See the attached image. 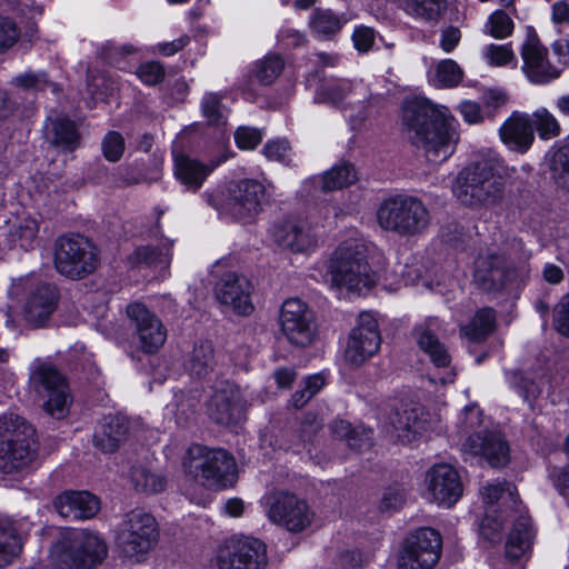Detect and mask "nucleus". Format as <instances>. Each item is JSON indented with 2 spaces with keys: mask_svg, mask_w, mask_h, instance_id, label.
<instances>
[{
  "mask_svg": "<svg viewBox=\"0 0 569 569\" xmlns=\"http://www.w3.org/2000/svg\"><path fill=\"white\" fill-rule=\"evenodd\" d=\"M499 134L509 150L526 152L533 141L530 117L526 113H512L500 127Z\"/></svg>",
  "mask_w": 569,
  "mask_h": 569,
  "instance_id": "31",
  "label": "nucleus"
},
{
  "mask_svg": "<svg viewBox=\"0 0 569 569\" xmlns=\"http://www.w3.org/2000/svg\"><path fill=\"white\" fill-rule=\"evenodd\" d=\"M158 539L156 519L143 511L129 512L119 530L118 543L122 553L136 561L149 552Z\"/></svg>",
  "mask_w": 569,
  "mask_h": 569,
  "instance_id": "13",
  "label": "nucleus"
},
{
  "mask_svg": "<svg viewBox=\"0 0 569 569\" xmlns=\"http://www.w3.org/2000/svg\"><path fill=\"white\" fill-rule=\"evenodd\" d=\"M482 425L481 411L476 407L471 406L465 409L463 411V432L468 433L475 431Z\"/></svg>",
  "mask_w": 569,
  "mask_h": 569,
  "instance_id": "62",
  "label": "nucleus"
},
{
  "mask_svg": "<svg viewBox=\"0 0 569 569\" xmlns=\"http://www.w3.org/2000/svg\"><path fill=\"white\" fill-rule=\"evenodd\" d=\"M273 240L292 252L308 253L318 246L319 237L307 222L282 221L271 230Z\"/></svg>",
  "mask_w": 569,
  "mask_h": 569,
  "instance_id": "25",
  "label": "nucleus"
},
{
  "mask_svg": "<svg viewBox=\"0 0 569 569\" xmlns=\"http://www.w3.org/2000/svg\"><path fill=\"white\" fill-rule=\"evenodd\" d=\"M214 295L217 300L230 308L234 313L248 316L252 312L251 283L244 277L236 272H227L216 283Z\"/></svg>",
  "mask_w": 569,
  "mask_h": 569,
  "instance_id": "23",
  "label": "nucleus"
},
{
  "mask_svg": "<svg viewBox=\"0 0 569 569\" xmlns=\"http://www.w3.org/2000/svg\"><path fill=\"white\" fill-rule=\"evenodd\" d=\"M405 500L403 491L398 488H389L381 500V508L383 510H395L399 508Z\"/></svg>",
  "mask_w": 569,
  "mask_h": 569,
  "instance_id": "63",
  "label": "nucleus"
},
{
  "mask_svg": "<svg viewBox=\"0 0 569 569\" xmlns=\"http://www.w3.org/2000/svg\"><path fill=\"white\" fill-rule=\"evenodd\" d=\"M332 431L341 438H346L348 445L356 449H362L370 445L371 431L366 428H352L348 421L333 422Z\"/></svg>",
  "mask_w": 569,
  "mask_h": 569,
  "instance_id": "43",
  "label": "nucleus"
},
{
  "mask_svg": "<svg viewBox=\"0 0 569 569\" xmlns=\"http://www.w3.org/2000/svg\"><path fill=\"white\" fill-rule=\"evenodd\" d=\"M214 561L219 569H261L267 565L266 546L254 538L232 537L218 546Z\"/></svg>",
  "mask_w": 569,
  "mask_h": 569,
  "instance_id": "16",
  "label": "nucleus"
},
{
  "mask_svg": "<svg viewBox=\"0 0 569 569\" xmlns=\"http://www.w3.org/2000/svg\"><path fill=\"white\" fill-rule=\"evenodd\" d=\"M496 316L490 308L478 310L470 323L462 326L460 331L471 341H481L495 329Z\"/></svg>",
  "mask_w": 569,
  "mask_h": 569,
  "instance_id": "39",
  "label": "nucleus"
},
{
  "mask_svg": "<svg viewBox=\"0 0 569 569\" xmlns=\"http://www.w3.org/2000/svg\"><path fill=\"white\" fill-rule=\"evenodd\" d=\"M480 496L483 505L479 521L480 537L489 542L500 541L507 518H512V529L505 547L506 558L511 562L527 561L531 556L536 531L521 508L507 510V505L516 501L511 487L488 482L480 489Z\"/></svg>",
  "mask_w": 569,
  "mask_h": 569,
  "instance_id": "2",
  "label": "nucleus"
},
{
  "mask_svg": "<svg viewBox=\"0 0 569 569\" xmlns=\"http://www.w3.org/2000/svg\"><path fill=\"white\" fill-rule=\"evenodd\" d=\"M481 58L488 66L495 68L509 67L513 69L518 64L517 56L510 43L487 44L481 50Z\"/></svg>",
  "mask_w": 569,
  "mask_h": 569,
  "instance_id": "41",
  "label": "nucleus"
},
{
  "mask_svg": "<svg viewBox=\"0 0 569 569\" xmlns=\"http://www.w3.org/2000/svg\"><path fill=\"white\" fill-rule=\"evenodd\" d=\"M376 219L386 231L400 236H416L428 228L430 213L421 200L409 196H397L379 204Z\"/></svg>",
  "mask_w": 569,
  "mask_h": 569,
  "instance_id": "7",
  "label": "nucleus"
},
{
  "mask_svg": "<svg viewBox=\"0 0 569 569\" xmlns=\"http://www.w3.org/2000/svg\"><path fill=\"white\" fill-rule=\"evenodd\" d=\"M463 77L459 64L451 59L437 62L428 71V80L436 88H452L458 86Z\"/></svg>",
  "mask_w": 569,
  "mask_h": 569,
  "instance_id": "36",
  "label": "nucleus"
},
{
  "mask_svg": "<svg viewBox=\"0 0 569 569\" xmlns=\"http://www.w3.org/2000/svg\"><path fill=\"white\" fill-rule=\"evenodd\" d=\"M433 422L429 412L415 401L403 402L396 411L393 430L397 441L402 445H415L432 429Z\"/></svg>",
  "mask_w": 569,
  "mask_h": 569,
  "instance_id": "21",
  "label": "nucleus"
},
{
  "mask_svg": "<svg viewBox=\"0 0 569 569\" xmlns=\"http://www.w3.org/2000/svg\"><path fill=\"white\" fill-rule=\"evenodd\" d=\"M283 60L278 54H268L256 63V78L264 86L271 84L283 70Z\"/></svg>",
  "mask_w": 569,
  "mask_h": 569,
  "instance_id": "44",
  "label": "nucleus"
},
{
  "mask_svg": "<svg viewBox=\"0 0 569 569\" xmlns=\"http://www.w3.org/2000/svg\"><path fill=\"white\" fill-rule=\"evenodd\" d=\"M230 156L226 153L218 161L204 164L197 159L177 153L173 157L174 177L187 190L197 191L202 187L203 182L213 169L224 162Z\"/></svg>",
  "mask_w": 569,
  "mask_h": 569,
  "instance_id": "27",
  "label": "nucleus"
},
{
  "mask_svg": "<svg viewBox=\"0 0 569 569\" xmlns=\"http://www.w3.org/2000/svg\"><path fill=\"white\" fill-rule=\"evenodd\" d=\"M54 508L61 517L81 520L94 517L100 502L87 491H66L57 497Z\"/></svg>",
  "mask_w": 569,
  "mask_h": 569,
  "instance_id": "29",
  "label": "nucleus"
},
{
  "mask_svg": "<svg viewBox=\"0 0 569 569\" xmlns=\"http://www.w3.org/2000/svg\"><path fill=\"white\" fill-rule=\"evenodd\" d=\"M348 19L331 10L316 9L310 18L309 27L319 38H328L336 34Z\"/></svg>",
  "mask_w": 569,
  "mask_h": 569,
  "instance_id": "37",
  "label": "nucleus"
},
{
  "mask_svg": "<svg viewBox=\"0 0 569 569\" xmlns=\"http://www.w3.org/2000/svg\"><path fill=\"white\" fill-rule=\"evenodd\" d=\"M130 480L137 490L143 492H158L164 488L163 477L149 463L133 466Z\"/></svg>",
  "mask_w": 569,
  "mask_h": 569,
  "instance_id": "38",
  "label": "nucleus"
},
{
  "mask_svg": "<svg viewBox=\"0 0 569 569\" xmlns=\"http://www.w3.org/2000/svg\"><path fill=\"white\" fill-rule=\"evenodd\" d=\"M127 316L134 326L143 351L154 352L164 343L167 333L161 321L143 303H130Z\"/></svg>",
  "mask_w": 569,
  "mask_h": 569,
  "instance_id": "24",
  "label": "nucleus"
},
{
  "mask_svg": "<svg viewBox=\"0 0 569 569\" xmlns=\"http://www.w3.org/2000/svg\"><path fill=\"white\" fill-rule=\"evenodd\" d=\"M243 410L240 390L233 386L216 391L209 405L210 418L223 426L238 423Z\"/></svg>",
  "mask_w": 569,
  "mask_h": 569,
  "instance_id": "28",
  "label": "nucleus"
},
{
  "mask_svg": "<svg viewBox=\"0 0 569 569\" xmlns=\"http://www.w3.org/2000/svg\"><path fill=\"white\" fill-rule=\"evenodd\" d=\"M201 110L203 117L212 124L221 123L227 116V110L221 104L220 98L212 92H208L203 96Z\"/></svg>",
  "mask_w": 569,
  "mask_h": 569,
  "instance_id": "50",
  "label": "nucleus"
},
{
  "mask_svg": "<svg viewBox=\"0 0 569 569\" xmlns=\"http://www.w3.org/2000/svg\"><path fill=\"white\" fill-rule=\"evenodd\" d=\"M97 262V248L84 237H62L56 243L54 264L61 274L82 277L91 273Z\"/></svg>",
  "mask_w": 569,
  "mask_h": 569,
  "instance_id": "14",
  "label": "nucleus"
},
{
  "mask_svg": "<svg viewBox=\"0 0 569 569\" xmlns=\"http://www.w3.org/2000/svg\"><path fill=\"white\" fill-rule=\"evenodd\" d=\"M512 272L499 256H480L476 260L475 282L485 291H498L510 280Z\"/></svg>",
  "mask_w": 569,
  "mask_h": 569,
  "instance_id": "30",
  "label": "nucleus"
},
{
  "mask_svg": "<svg viewBox=\"0 0 569 569\" xmlns=\"http://www.w3.org/2000/svg\"><path fill=\"white\" fill-rule=\"evenodd\" d=\"M268 519L290 532H301L313 519L308 503L293 493L286 491L272 492L263 497Z\"/></svg>",
  "mask_w": 569,
  "mask_h": 569,
  "instance_id": "15",
  "label": "nucleus"
},
{
  "mask_svg": "<svg viewBox=\"0 0 569 569\" xmlns=\"http://www.w3.org/2000/svg\"><path fill=\"white\" fill-rule=\"evenodd\" d=\"M416 340L419 348L429 356L437 368H447L450 363V356L431 331L430 327L420 325L416 328Z\"/></svg>",
  "mask_w": 569,
  "mask_h": 569,
  "instance_id": "34",
  "label": "nucleus"
},
{
  "mask_svg": "<svg viewBox=\"0 0 569 569\" xmlns=\"http://www.w3.org/2000/svg\"><path fill=\"white\" fill-rule=\"evenodd\" d=\"M263 154L268 160L277 161L286 166L293 163L295 153L284 139L268 141L263 147Z\"/></svg>",
  "mask_w": 569,
  "mask_h": 569,
  "instance_id": "49",
  "label": "nucleus"
},
{
  "mask_svg": "<svg viewBox=\"0 0 569 569\" xmlns=\"http://www.w3.org/2000/svg\"><path fill=\"white\" fill-rule=\"evenodd\" d=\"M53 133L52 142L62 150L71 151L79 144V134L74 124L64 118H59L51 122Z\"/></svg>",
  "mask_w": 569,
  "mask_h": 569,
  "instance_id": "42",
  "label": "nucleus"
},
{
  "mask_svg": "<svg viewBox=\"0 0 569 569\" xmlns=\"http://www.w3.org/2000/svg\"><path fill=\"white\" fill-rule=\"evenodd\" d=\"M315 99L335 106L343 103L346 117L353 130L360 129L381 104V98L373 96L365 83L349 80L327 81L316 92Z\"/></svg>",
  "mask_w": 569,
  "mask_h": 569,
  "instance_id": "5",
  "label": "nucleus"
},
{
  "mask_svg": "<svg viewBox=\"0 0 569 569\" xmlns=\"http://www.w3.org/2000/svg\"><path fill=\"white\" fill-rule=\"evenodd\" d=\"M550 169L556 182L569 190V144L561 147L552 154Z\"/></svg>",
  "mask_w": 569,
  "mask_h": 569,
  "instance_id": "46",
  "label": "nucleus"
},
{
  "mask_svg": "<svg viewBox=\"0 0 569 569\" xmlns=\"http://www.w3.org/2000/svg\"><path fill=\"white\" fill-rule=\"evenodd\" d=\"M126 143L123 137L117 131H109L101 142L102 154L106 160L117 162L123 156Z\"/></svg>",
  "mask_w": 569,
  "mask_h": 569,
  "instance_id": "51",
  "label": "nucleus"
},
{
  "mask_svg": "<svg viewBox=\"0 0 569 569\" xmlns=\"http://www.w3.org/2000/svg\"><path fill=\"white\" fill-rule=\"evenodd\" d=\"M555 327L559 333L569 337V295L565 296L555 308Z\"/></svg>",
  "mask_w": 569,
  "mask_h": 569,
  "instance_id": "56",
  "label": "nucleus"
},
{
  "mask_svg": "<svg viewBox=\"0 0 569 569\" xmlns=\"http://www.w3.org/2000/svg\"><path fill=\"white\" fill-rule=\"evenodd\" d=\"M18 39L14 24L7 18L0 17V50L11 47Z\"/></svg>",
  "mask_w": 569,
  "mask_h": 569,
  "instance_id": "60",
  "label": "nucleus"
},
{
  "mask_svg": "<svg viewBox=\"0 0 569 569\" xmlns=\"http://www.w3.org/2000/svg\"><path fill=\"white\" fill-rule=\"evenodd\" d=\"M551 480L556 489L562 495H569V466L561 469H555L551 473Z\"/></svg>",
  "mask_w": 569,
  "mask_h": 569,
  "instance_id": "64",
  "label": "nucleus"
},
{
  "mask_svg": "<svg viewBox=\"0 0 569 569\" xmlns=\"http://www.w3.org/2000/svg\"><path fill=\"white\" fill-rule=\"evenodd\" d=\"M463 495L458 470L449 463H437L425 477L423 498L440 508H452Z\"/></svg>",
  "mask_w": 569,
  "mask_h": 569,
  "instance_id": "18",
  "label": "nucleus"
},
{
  "mask_svg": "<svg viewBox=\"0 0 569 569\" xmlns=\"http://www.w3.org/2000/svg\"><path fill=\"white\" fill-rule=\"evenodd\" d=\"M38 231V221L33 218L27 217L14 227L12 237L21 248L29 249L33 246Z\"/></svg>",
  "mask_w": 569,
  "mask_h": 569,
  "instance_id": "48",
  "label": "nucleus"
},
{
  "mask_svg": "<svg viewBox=\"0 0 569 569\" xmlns=\"http://www.w3.org/2000/svg\"><path fill=\"white\" fill-rule=\"evenodd\" d=\"M357 173L355 168L348 163H341L332 167L320 176H313L305 180L303 189L310 196L318 191H333L342 189L356 182Z\"/></svg>",
  "mask_w": 569,
  "mask_h": 569,
  "instance_id": "32",
  "label": "nucleus"
},
{
  "mask_svg": "<svg viewBox=\"0 0 569 569\" xmlns=\"http://www.w3.org/2000/svg\"><path fill=\"white\" fill-rule=\"evenodd\" d=\"M13 83L24 90H42L48 84V80L42 72H24L13 79Z\"/></svg>",
  "mask_w": 569,
  "mask_h": 569,
  "instance_id": "55",
  "label": "nucleus"
},
{
  "mask_svg": "<svg viewBox=\"0 0 569 569\" xmlns=\"http://www.w3.org/2000/svg\"><path fill=\"white\" fill-rule=\"evenodd\" d=\"M138 78L148 86L160 82L164 77L163 67L159 62L150 61L141 64L137 69Z\"/></svg>",
  "mask_w": 569,
  "mask_h": 569,
  "instance_id": "54",
  "label": "nucleus"
},
{
  "mask_svg": "<svg viewBox=\"0 0 569 569\" xmlns=\"http://www.w3.org/2000/svg\"><path fill=\"white\" fill-rule=\"evenodd\" d=\"M375 39L373 30L368 27H358L355 29L352 40L359 51H367L371 48Z\"/></svg>",
  "mask_w": 569,
  "mask_h": 569,
  "instance_id": "61",
  "label": "nucleus"
},
{
  "mask_svg": "<svg viewBox=\"0 0 569 569\" xmlns=\"http://www.w3.org/2000/svg\"><path fill=\"white\" fill-rule=\"evenodd\" d=\"M463 449L471 455L485 457L492 467H505L510 460L509 446L498 432H475L467 438Z\"/></svg>",
  "mask_w": 569,
  "mask_h": 569,
  "instance_id": "26",
  "label": "nucleus"
},
{
  "mask_svg": "<svg viewBox=\"0 0 569 569\" xmlns=\"http://www.w3.org/2000/svg\"><path fill=\"white\" fill-rule=\"evenodd\" d=\"M510 383L517 388L518 392L523 397L525 401L531 405L541 392L538 383L525 378L519 372H511L508 375Z\"/></svg>",
  "mask_w": 569,
  "mask_h": 569,
  "instance_id": "52",
  "label": "nucleus"
},
{
  "mask_svg": "<svg viewBox=\"0 0 569 569\" xmlns=\"http://www.w3.org/2000/svg\"><path fill=\"white\" fill-rule=\"evenodd\" d=\"M495 171L493 159L467 166L459 172L452 187L455 197L469 207L496 202L502 192V179Z\"/></svg>",
  "mask_w": 569,
  "mask_h": 569,
  "instance_id": "6",
  "label": "nucleus"
},
{
  "mask_svg": "<svg viewBox=\"0 0 569 569\" xmlns=\"http://www.w3.org/2000/svg\"><path fill=\"white\" fill-rule=\"evenodd\" d=\"M69 545H57L50 552L52 563L60 569H92L108 556V547L102 537L88 530H74L68 538Z\"/></svg>",
  "mask_w": 569,
  "mask_h": 569,
  "instance_id": "9",
  "label": "nucleus"
},
{
  "mask_svg": "<svg viewBox=\"0 0 569 569\" xmlns=\"http://www.w3.org/2000/svg\"><path fill=\"white\" fill-rule=\"evenodd\" d=\"M138 261H143L149 264L160 263L167 266L170 262L171 254L169 250L166 253L157 252L156 250L146 247L137 250Z\"/></svg>",
  "mask_w": 569,
  "mask_h": 569,
  "instance_id": "59",
  "label": "nucleus"
},
{
  "mask_svg": "<svg viewBox=\"0 0 569 569\" xmlns=\"http://www.w3.org/2000/svg\"><path fill=\"white\" fill-rule=\"evenodd\" d=\"M279 323L282 335L291 345L307 347L316 338L312 312L300 299H288L282 303Z\"/></svg>",
  "mask_w": 569,
  "mask_h": 569,
  "instance_id": "19",
  "label": "nucleus"
},
{
  "mask_svg": "<svg viewBox=\"0 0 569 569\" xmlns=\"http://www.w3.org/2000/svg\"><path fill=\"white\" fill-rule=\"evenodd\" d=\"M234 140L241 150H252L262 140V132L251 127H240L234 133Z\"/></svg>",
  "mask_w": 569,
  "mask_h": 569,
  "instance_id": "53",
  "label": "nucleus"
},
{
  "mask_svg": "<svg viewBox=\"0 0 569 569\" xmlns=\"http://www.w3.org/2000/svg\"><path fill=\"white\" fill-rule=\"evenodd\" d=\"M33 436V428L19 416L0 417V470L12 472L32 461Z\"/></svg>",
  "mask_w": 569,
  "mask_h": 569,
  "instance_id": "8",
  "label": "nucleus"
},
{
  "mask_svg": "<svg viewBox=\"0 0 569 569\" xmlns=\"http://www.w3.org/2000/svg\"><path fill=\"white\" fill-rule=\"evenodd\" d=\"M8 293L11 298L27 296L24 318L32 326H42L54 309L53 289L34 274L12 279Z\"/></svg>",
  "mask_w": 569,
  "mask_h": 569,
  "instance_id": "12",
  "label": "nucleus"
},
{
  "mask_svg": "<svg viewBox=\"0 0 569 569\" xmlns=\"http://www.w3.org/2000/svg\"><path fill=\"white\" fill-rule=\"evenodd\" d=\"M441 537L431 528H421L403 542L398 555L399 569H432L440 558Z\"/></svg>",
  "mask_w": 569,
  "mask_h": 569,
  "instance_id": "17",
  "label": "nucleus"
},
{
  "mask_svg": "<svg viewBox=\"0 0 569 569\" xmlns=\"http://www.w3.org/2000/svg\"><path fill=\"white\" fill-rule=\"evenodd\" d=\"M408 16L422 21H437L446 8V0H397Z\"/></svg>",
  "mask_w": 569,
  "mask_h": 569,
  "instance_id": "35",
  "label": "nucleus"
},
{
  "mask_svg": "<svg viewBox=\"0 0 569 569\" xmlns=\"http://www.w3.org/2000/svg\"><path fill=\"white\" fill-rule=\"evenodd\" d=\"M323 282L339 296H360L381 284L388 291L418 282L429 283V278L418 263L406 267L401 278L388 270V260L381 249L359 238L341 241L325 262Z\"/></svg>",
  "mask_w": 569,
  "mask_h": 569,
  "instance_id": "1",
  "label": "nucleus"
},
{
  "mask_svg": "<svg viewBox=\"0 0 569 569\" xmlns=\"http://www.w3.org/2000/svg\"><path fill=\"white\" fill-rule=\"evenodd\" d=\"M20 550L21 543L11 520L0 516V567L9 565Z\"/></svg>",
  "mask_w": 569,
  "mask_h": 569,
  "instance_id": "40",
  "label": "nucleus"
},
{
  "mask_svg": "<svg viewBox=\"0 0 569 569\" xmlns=\"http://www.w3.org/2000/svg\"><path fill=\"white\" fill-rule=\"evenodd\" d=\"M458 111L469 124H478L483 121L485 114L478 102L466 100L458 106Z\"/></svg>",
  "mask_w": 569,
  "mask_h": 569,
  "instance_id": "57",
  "label": "nucleus"
},
{
  "mask_svg": "<svg viewBox=\"0 0 569 569\" xmlns=\"http://www.w3.org/2000/svg\"><path fill=\"white\" fill-rule=\"evenodd\" d=\"M127 423L118 416H108L96 429L94 446L103 452H113L127 435Z\"/></svg>",
  "mask_w": 569,
  "mask_h": 569,
  "instance_id": "33",
  "label": "nucleus"
},
{
  "mask_svg": "<svg viewBox=\"0 0 569 569\" xmlns=\"http://www.w3.org/2000/svg\"><path fill=\"white\" fill-rule=\"evenodd\" d=\"M30 388L43 401L44 410L52 417L63 418L71 403L69 387L57 369L46 362H34L29 378Z\"/></svg>",
  "mask_w": 569,
  "mask_h": 569,
  "instance_id": "11",
  "label": "nucleus"
},
{
  "mask_svg": "<svg viewBox=\"0 0 569 569\" xmlns=\"http://www.w3.org/2000/svg\"><path fill=\"white\" fill-rule=\"evenodd\" d=\"M380 343L381 337L376 317L371 312H361L357 327L348 337L343 358L351 366H360L377 353Z\"/></svg>",
  "mask_w": 569,
  "mask_h": 569,
  "instance_id": "20",
  "label": "nucleus"
},
{
  "mask_svg": "<svg viewBox=\"0 0 569 569\" xmlns=\"http://www.w3.org/2000/svg\"><path fill=\"white\" fill-rule=\"evenodd\" d=\"M402 119L410 139L429 162L442 163L455 152L459 141L458 122L445 106L427 99L406 101Z\"/></svg>",
  "mask_w": 569,
  "mask_h": 569,
  "instance_id": "3",
  "label": "nucleus"
},
{
  "mask_svg": "<svg viewBox=\"0 0 569 569\" xmlns=\"http://www.w3.org/2000/svg\"><path fill=\"white\" fill-rule=\"evenodd\" d=\"M182 467L188 476L214 489L230 487L237 479L236 460L221 448L192 445L186 451Z\"/></svg>",
  "mask_w": 569,
  "mask_h": 569,
  "instance_id": "4",
  "label": "nucleus"
},
{
  "mask_svg": "<svg viewBox=\"0 0 569 569\" xmlns=\"http://www.w3.org/2000/svg\"><path fill=\"white\" fill-rule=\"evenodd\" d=\"M461 32L456 27H447L440 32L439 47L443 52L450 53L459 44Z\"/></svg>",
  "mask_w": 569,
  "mask_h": 569,
  "instance_id": "58",
  "label": "nucleus"
},
{
  "mask_svg": "<svg viewBox=\"0 0 569 569\" xmlns=\"http://www.w3.org/2000/svg\"><path fill=\"white\" fill-rule=\"evenodd\" d=\"M533 124L541 139H551L560 133V124L555 116L546 108L537 109L533 114Z\"/></svg>",
  "mask_w": 569,
  "mask_h": 569,
  "instance_id": "47",
  "label": "nucleus"
},
{
  "mask_svg": "<svg viewBox=\"0 0 569 569\" xmlns=\"http://www.w3.org/2000/svg\"><path fill=\"white\" fill-rule=\"evenodd\" d=\"M203 196L220 214L246 223L253 220L261 211L266 200V188L258 180L244 179L230 187L219 203H216L208 192Z\"/></svg>",
  "mask_w": 569,
  "mask_h": 569,
  "instance_id": "10",
  "label": "nucleus"
},
{
  "mask_svg": "<svg viewBox=\"0 0 569 569\" xmlns=\"http://www.w3.org/2000/svg\"><path fill=\"white\" fill-rule=\"evenodd\" d=\"M485 32L496 39H506L513 32V21L506 12L496 10L489 16Z\"/></svg>",
  "mask_w": 569,
  "mask_h": 569,
  "instance_id": "45",
  "label": "nucleus"
},
{
  "mask_svg": "<svg viewBox=\"0 0 569 569\" xmlns=\"http://www.w3.org/2000/svg\"><path fill=\"white\" fill-rule=\"evenodd\" d=\"M521 70L532 83H547L557 79L561 73V69L549 61L547 49L532 32L528 34L521 47Z\"/></svg>",
  "mask_w": 569,
  "mask_h": 569,
  "instance_id": "22",
  "label": "nucleus"
}]
</instances>
